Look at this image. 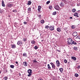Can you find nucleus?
<instances>
[{
    "instance_id": "nucleus-4",
    "label": "nucleus",
    "mask_w": 80,
    "mask_h": 80,
    "mask_svg": "<svg viewBox=\"0 0 80 80\" xmlns=\"http://www.w3.org/2000/svg\"><path fill=\"white\" fill-rule=\"evenodd\" d=\"M49 28L50 30H51V31H52L53 30H54V26H50L49 27Z\"/></svg>"
},
{
    "instance_id": "nucleus-41",
    "label": "nucleus",
    "mask_w": 80,
    "mask_h": 80,
    "mask_svg": "<svg viewBox=\"0 0 80 80\" xmlns=\"http://www.w3.org/2000/svg\"><path fill=\"white\" fill-rule=\"evenodd\" d=\"M49 9H52V6H50L49 7Z\"/></svg>"
},
{
    "instance_id": "nucleus-51",
    "label": "nucleus",
    "mask_w": 80,
    "mask_h": 80,
    "mask_svg": "<svg viewBox=\"0 0 80 80\" xmlns=\"http://www.w3.org/2000/svg\"><path fill=\"white\" fill-rule=\"evenodd\" d=\"M80 5H79V4H77V6H78H78H79Z\"/></svg>"
},
{
    "instance_id": "nucleus-54",
    "label": "nucleus",
    "mask_w": 80,
    "mask_h": 80,
    "mask_svg": "<svg viewBox=\"0 0 80 80\" xmlns=\"http://www.w3.org/2000/svg\"><path fill=\"white\" fill-rule=\"evenodd\" d=\"M19 76H21V74L20 73H19Z\"/></svg>"
},
{
    "instance_id": "nucleus-59",
    "label": "nucleus",
    "mask_w": 80,
    "mask_h": 80,
    "mask_svg": "<svg viewBox=\"0 0 80 80\" xmlns=\"http://www.w3.org/2000/svg\"><path fill=\"white\" fill-rule=\"evenodd\" d=\"M42 41H43V40H42Z\"/></svg>"
},
{
    "instance_id": "nucleus-52",
    "label": "nucleus",
    "mask_w": 80,
    "mask_h": 80,
    "mask_svg": "<svg viewBox=\"0 0 80 80\" xmlns=\"http://www.w3.org/2000/svg\"><path fill=\"white\" fill-rule=\"evenodd\" d=\"M39 80H43V79L42 78L39 79Z\"/></svg>"
},
{
    "instance_id": "nucleus-29",
    "label": "nucleus",
    "mask_w": 80,
    "mask_h": 80,
    "mask_svg": "<svg viewBox=\"0 0 80 80\" xmlns=\"http://www.w3.org/2000/svg\"><path fill=\"white\" fill-rule=\"evenodd\" d=\"M10 67L12 68H14V65H10Z\"/></svg>"
},
{
    "instance_id": "nucleus-55",
    "label": "nucleus",
    "mask_w": 80,
    "mask_h": 80,
    "mask_svg": "<svg viewBox=\"0 0 80 80\" xmlns=\"http://www.w3.org/2000/svg\"><path fill=\"white\" fill-rule=\"evenodd\" d=\"M0 73H1V71H0Z\"/></svg>"
},
{
    "instance_id": "nucleus-7",
    "label": "nucleus",
    "mask_w": 80,
    "mask_h": 80,
    "mask_svg": "<svg viewBox=\"0 0 80 80\" xmlns=\"http://www.w3.org/2000/svg\"><path fill=\"white\" fill-rule=\"evenodd\" d=\"M56 65H57L58 67H60V62L58 60H57L56 61Z\"/></svg>"
},
{
    "instance_id": "nucleus-17",
    "label": "nucleus",
    "mask_w": 80,
    "mask_h": 80,
    "mask_svg": "<svg viewBox=\"0 0 80 80\" xmlns=\"http://www.w3.org/2000/svg\"><path fill=\"white\" fill-rule=\"evenodd\" d=\"M2 7H5V4L4 3V2L3 1H2Z\"/></svg>"
},
{
    "instance_id": "nucleus-48",
    "label": "nucleus",
    "mask_w": 80,
    "mask_h": 80,
    "mask_svg": "<svg viewBox=\"0 0 80 80\" xmlns=\"http://www.w3.org/2000/svg\"><path fill=\"white\" fill-rule=\"evenodd\" d=\"M70 19H72V18H72V17H70Z\"/></svg>"
},
{
    "instance_id": "nucleus-53",
    "label": "nucleus",
    "mask_w": 80,
    "mask_h": 80,
    "mask_svg": "<svg viewBox=\"0 0 80 80\" xmlns=\"http://www.w3.org/2000/svg\"><path fill=\"white\" fill-rule=\"evenodd\" d=\"M2 12L1 11H0V13H2Z\"/></svg>"
},
{
    "instance_id": "nucleus-45",
    "label": "nucleus",
    "mask_w": 80,
    "mask_h": 80,
    "mask_svg": "<svg viewBox=\"0 0 80 80\" xmlns=\"http://www.w3.org/2000/svg\"><path fill=\"white\" fill-rule=\"evenodd\" d=\"M57 51L58 52H61V51H60V50H57Z\"/></svg>"
},
{
    "instance_id": "nucleus-38",
    "label": "nucleus",
    "mask_w": 80,
    "mask_h": 80,
    "mask_svg": "<svg viewBox=\"0 0 80 80\" xmlns=\"http://www.w3.org/2000/svg\"><path fill=\"white\" fill-rule=\"evenodd\" d=\"M13 12H17V10L16 9H14V10H13L12 11Z\"/></svg>"
},
{
    "instance_id": "nucleus-14",
    "label": "nucleus",
    "mask_w": 80,
    "mask_h": 80,
    "mask_svg": "<svg viewBox=\"0 0 80 80\" xmlns=\"http://www.w3.org/2000/svg\"><path fill=\"white\" fill-rule=\"evenodd\" d=\"M23 55L24 57H27V54L25 52L24 53Z\"/></svg>"
},
{
    "instance_id": "nucleus-23",
    "label": "nucleus",
    "mask_w": 80,
    "mask_h": 80,
    "mask_svg": "<svg viewBox=\"0 0 80 80\" xmlns=\"http://www.w3.org/2000/svg\"><path fill=\"white\" fill-rule=\"evenodd\" d=\"M31 43H32V44H34V45H35V41L33 40L31 42Z\"/></svg>"
},
{
    "instance_id": "nucleus-49",
    "label": "nucleus",
    "mask_w": 80,
    "mask_h": 80,
    "mask_svg": "<svg viewBox=\"0 0 80 80\" xmlns=\"http://www.w3.org/2000/svg\"><path fill=\"white\" fill-rule=\"evenodd\" d=\"M26 21H29V20L28 19H27L26 20Z\"/></svg>"
},
{
    "instance_id": "nucleus-56",
    "label": "nucleus",
    "mask_w": 80,
    "mask_h": 80,
    "mask_svg": "<svg viewBox=\"0 0 80 80\" xmlns=\"http://www.w3.org/2000/svg\"><path fill=\"white\" fill-rule=\"evenodd\" d=\"M39 12H40V11H39Z\"/></svg>"
},
{
    "instance_id": "nucleus-9",
    "label": "nucleus",
    "mask_w": 80,
    "mask_h": 80,
    "mask_svg": "<svg viewBox=\"0 0 80 80\" xmlns=\"http://www.w3.org/2000/svg\"><path fill=\"white\" fill-rule=\"evenodd\" d=\"M77 32H74L73 34L72 35L74 37H76V36H77Z\"/></svg>"
},
{
    "instance_id": "nucleus-11",
    "label": "nucleus",
    "mask_w": 80,
    "mask_h": 80,
    "mask_svg": "<svg viewBox=\"0 0 80 80\" xmlns=\"http://www.w3.org/2000/svg\"><path fill=\"white\" fill-rule=\"evenodd\" d=\"M11 46H12L11 48H16V46L15 44H11Z\"/></svg>"
},
{
    "instance_id": "nucleus-39",
    "label": "nucleus",
    "mask_w": 80,
    "mask_h": 80,
    "mask_svg": "<svg viewBox=\"0 0 80 80\" xmlns=\"http://www.w3.org/2000/svg\"><path fill=\"white\" fill-rule=\"evenodd\" d=\"M23 23L24 25H26V24H27V22H24Z\"/></svg>"
},
{
    "instance_id": "nucleus-2",
    "label": "nucleus",
    "mask_w": 80,
    "mask_h": 80,
    "mask_svg": "<svg viewBox=\"0 0 80 80\" xmlns=\"http://www.w3.org/2000/svg\"><path fill=\"white\" fill-rule=\"evenodd\" d=\"M32 70L31 69H29L28 71V72L29 74L28 75V77H30L32 75Z\"/></svg>"
},
{
    "instance_id": "nucleus-15",
    "label": "nucleus",
    "mask_w": 80,
    "mask_h": 80,
    "mask_svg": "<svg viewBox=\"0 0 80 80\" xmlns=\"http://www.w3.org/2000/svg\"><path fill=\"white\" fill-rule=\"evenodd\" d=\"M71 58L73 60H77V58L76 57H74V56H72L71 57Z\"/></svg>"
},
{
    "instance_id": "nucleus-10",
    "label": "nucleus",
    "mask_w": 80,
    "mask_h": 80,
    "mask_svg": "<svg viewBox=\"0 0 80 80\" xmlns=\"http://www.w3.org/2000/svg\"><path fill=\"white\" fill-rule=\"evenodd\" d=\"M59 6L58 5H57L55 7V9L57 10H59Z\"/></svg>"
},
{
    "instance_id": "nucleus-6",
    "label": "nucleus",
    "mask_w": 80,
    "mask_h": 80,
    "mask_svg": "<svg viewBox=\"0 0 80 80\" xmlns=\"http://www.w3.org/2000/svg\"><path fill=\"white\" fill-rule=\"evenodd\" d=\"M7 6L8 7H11L13 6V4L12 3H9L7 4Z\"/></svg>"
},
{
    "instance_id": "nucleus-47",
    "label": "nucleus",
    "mask_w": 80,
    "mask_h": 80,
    "mask_svg": "<svg viewBox=\"0 0 80 80\" xmlns=\"http://www.w3.org/2000/svg\"><path fill=\"white\" fill-rule=\"evenodd\" d=\"M80 68V66H78V68Z\"/></svg>"
},
{
    "instance_id": "nucleus-44",
    "label": "nucleus",
    "mask_w": 80,
    "mask_h": 80,
    "mask_svg": "<svg viewBox=\"0 0 80 80\" xmlns=\"http://www.w3.org/2000/svg\"><path fill=\"white\" fill-rule=\"evenodd\" d=\"M10 71L11 72V73H12V72H13V71L12 69H10Z\"/></svg>"
},
{
    "instance_id": "nucleus-60",
    "label": "nucleus",
    "mask_w": 80,
    "mask_h": 80,
    "mask_svg": "<svg viewBox=\"0 0 80 80\" xmlns=\"http://www.w3.org/2000/svg\"><path fill=\"white\" fill-rule=\"evenodd\" d=\"M27 18H28V17Z\"/></svg>"
},
{
    "instance_id": "nucleus-31",
    "label": "nucleus",
    "mask_w": 80,
    "mask_h": 80,
    "mask_svg": "<svg viewBox=\"0 0 80 80\" xmlns=\"http://www.w3.org/2000/svg\"><path fill=\"white\" fill-rule=\"evenodd\" d=\"M4 80H7L8 79V78L7 77H5L3 78Z\"/></svg>"
},
{
    "instance_id": "nucleus-5",
    "label": "nucleus",
    "mask_w": 80,
    "mask_h": 80,
    "mask_svg": "<svg viewBox=\"0 0 80 80\" xmlns=\"http://www.w3.org/2000/svg\"><path fill=\"white\" fill-rule=\"evenodd\" d=\"M22 43H23V42L21 41H18L17 42V45L21 46V44H22Z\"/></svg>"
},
{
    "instance_id": "nucleus-21",
    "label": "nucleus",
    "mask_w": 80,
    "mask_h": 80,
    "mask_svg": "<svg viewBox=\"0 0 80 80\" xmlns=\"http://www.w3.org/2000/svg\"><path fill=\"white\" fill-rule=\"evenodd\" d=\"M31 3H32V2L31 1H28V3L27 4V5H31Z\"/></svg>"
},
{
    "instance_id": "nucleus-50",
    "label": "nucleus",
    "mask_w": 80,
    "mask_h": 80,
    "mask_svg": "<svg viewBox=\"0 0 80 80\" xmlns=\"http://www.w3.org/2000/svg\"><path fill=\"white\" fill-rule=\"evenodd\" d=\"M16 64H18V62H16Z\"/></svg>"
},
{
    "instance_id": "nucleus-18",
    "label": "nucleus",
    "mask_w": 80,
    "mask_h": 80,
    "mask_svg": "<svg viewBox=\"0 0 80 80\" xmlns=\"http://www.w3.org/2000/svg\"><path fill=\"white\" fill-rule=\"evenodd\" d=\"M33 63H37V61L36 60V59L35 58L34 60H33L32 61Z\"/></svg>"
},
{
    "instance_id": "nucleus-19",
    "label": "nucleus",
    "mask_w": 80,
    "mask_h": 80,
    "mask_svg": "<svg viewBox=\"0 0 80 80\" xmlns=\"http://www.w3.org/2000/svg\"><path fill=\"white\" fill-rule=\"evenodd\" d=\"M74 16L75 17H78V13H76L74 14Z\"/></svg>"
},
{
    "instance_id": "nucleus-33",
    "label": "nucleus",
    "mask_w": 80,
    "mask_h": 80,
    "mask_svg": "<svg viewBox=\"0 0 80 80\" xmlns=\"http://www.w3.org/2000/svg\"><path fill=\"white\" fill-rule=\"evenodd\" d=\"M49 27H49V26H48V25H47L45 27V28H47V29H48V28H49Z\"/></svg>"
},
{
    "instance_id": "nucleus-24",
    "label": "nucleus",
    "mask_w": 80,
    "mask_h": 80,
    "mask_svg": "<svg viewBox=\"0 0 80 80\" xmlns=\"http://www.w3.org/2000/svg\"><path fill=\"white\" fill-rule=\"evenodd\" d=\"M48 69H51V67L50 66V64H48Z\"/></svg>"
},
{
    "instance_id": "nucleus-36",
    "label": "nucleus",
    "mask_w": 80,
    "mask_h": 80,
    "mask_svg": "<svg viewBox=\"0 0 80 80\" xmlns=\"http://www.w3.org/2000/svg\"><path fill=\"white\" fill-rule=\"evenodd\" d=\"M64 62L65 63H67V60L66 59H64Z\"/></svg>"
},
{
    "instance_id": "nucleus-20",
    "label": "nucleus",
    "mask_w": 80,
    "mask_h": 80,
    "mask_svg": "<svg viewBox=\"0 0 80 80\" xmlns=\"http://www.w3.org/2000/svg\"><path fill=\"white\" fill-rule=\"evenodd\" d=\"M41 10V6H39L38 8V10L39 11V12H40V10Z\"/></svg>"
},
{
    "instance_id": "nucleus-12",
    "label": "nucleus",
    "mask_w": 80,
    "mask_h": 80,
    "mask_svg": "<svg viewBox=\"0 0 80 80\" xmlns=\"http://www.w3.org/2000/svg\"><path fill=\"white\" fill-rule=\"evenodd\" d=\"M73 44L74 45H77V43L75 42L72 41V42H71V45H73Z\"/></svg>"
},
{
    "instance_id": "nucleus-26",
    "label": "nucleus",
    "mask_w": 80,
    "mask_h": 80,
    "mask_svg": "<svg viewBox=\"0 0 80 80\" xmlns=\"http://www.w3.org/2000/svg\"><path fill=\"white\" fill-rule=\"evenodd\" d=\"M57 31H58V32H60L61 31V29H60V28H58L57 29Z\"/></svg>"
},
{
    "instance_id": "nucleus-43",
    "label": "nucleus",
    "mask_w": 80,
    "mask_h": 80,
    "mask_svg": "<svg viewBox=\"0 0 80 80\" xmlns=\"http://www.w3.org/2000/svg\"><path fill=\"white\" fill-rule=\"evenodd\" d=\"M62 2H64L65 3L66 2H67V0H62Z\"/></svg>"
},
{
    "instance_id": "nucleus-22",
    "label": "nucleus",
    "mask_w": 80,
    "mask_h": 80,
    "mask_svg": "<svg viewBox=\"0 0 80 80\" xmlns=\"http://www.w3.org/2000/svg\"><path fill=\"white\" fill-rule=\"evenodd\" d=\"M27 38H23L22 39V40L24 42H26V41H27Z\"/></svg>"
},
{
    "instance_id": "nucleus-40",
    "label": "nucleus",
    "mask_w": 80,
    "mask_h": 80,
    "mask_svg": "<svg viewBox=\"0 0 80 80\" xmlns=\"http://www.w3.org/2000/svg\"><path fill=\"white\" fill-rule=\"evenodd\" d=\"M50 1H48L47 2L46 4H48L49 3H50Z\"/></svg>"
},
{
    "instance_id": "nucleus-58",
    "label": "nucleus",
    "mask_w": 80,
    "mask_h": 80,
    "mask_svg": "<svg viewBox=\"0 0 80 80\" xmlns=\"http://www.w3.org/2000/svg\"><path fill=\"white\" fill-rule=\"evenodd\" d=\"M6 72H7V71L6 70Z\"/></svg>"
},
{
    "instance_id": "nucleus-37",
    "label": "nucleus",
    "mask_w": 80,
    "mask_h": 80,
    "mask_svg": "<svg viewBox=\"0 0 80 80\" xmlns=\"http://www.w3.org/2000/svg\"><path fill=\"white\" fill-rule=\"evenodd\" d=\"M75 11H76V10H75V9H72V12H75Z\"/></svg>"
},
{
    "instance_id": "nucleus-8",
    "label": "nucleus",
    "mask_w": 80,
    "mask_h": 80,
    "mask_svg": "<svg viewBox=\"0 0 80 80\" xmlns=\"http://www.w3.org/2000/svg\"><path fill=\"white\" fill-rule=\"evenodd\" d=\"M23 65L25 66V67H27V66H28V63L26 62H23Z\"/></svg>"
},
{
    "instance_id": "nucleus-25",
    "label": "nucleus",
    "mask_w": 80,
    "mask_h": 80,
    "mask_svg": "<svg viewBox=\"0 0 80 80\" xmlns=\"http://www.w3.org/2000/svg\"><path fill=\"white\" fill-rule=\"evenodd\" d=\"M71 28L72 29H74V28H75V25H72L71 27Z\"/></svg>"
},
{
    "instance_id": "nucleus-42",
    "label": "nucleus",
    "mask_w": 80,
    "mask_h": 80,
    "mask_svg": "<svg viewBox=\"0 0 80 80\" xmlns=\"http://www.w3.org/2000/svg\"><path fill=\"white\" fill-rule=\"evenodd\" d=\"M38 17H39V18H41V15H38Z\"/></svg>"
},
{
    "instance_id": "nucleus-46",
    "label": "nucleus",
    "mask_w": 80,
    "mask_h": 80,
    "mask_svg": "<svg viewBox=\"0 0 80 80\" xmlns=\"http://www.w3.org/2000/svg\"><path fill=\"white\" fill-rule=\"evenodd\" d=\"M79 36H78L76 38V39H77V38H79Z\"/></svg>"
},
{
    "instance_id": "nucleus-32",
    "label": "nucleus",
    "mask_w": 80,
    "mask_h": 80,
    "mask_svg": "<svg viewBox=\"0 0 80 80\" xmlns=\"http://www.w3.org/2000/svg\"><path fill=\"white\" fill-rule=\"evenodd\" d=\"M59 70L61 72H63V68H60Z\"/></svg>"
},
{
    "instance_id": "nucleus-57",
    "label": "nucleus",
    "mask_w": 80,
    "mask_h": 80,
    "mask_svg": "<svg viewBox=\"0 0 80 80\" xmlns=\"http://www.w3.org/2000/svg\"><path fill=\"white\" fill-rule=\"evenodd\" d=\"M79 38V39H80V38Z\"/></svg>"
},
{
    "instance_id": "nucleus-1",
    "label": "nucleus",
    "mask_w": 80,
    "mask_h": 80,
    "mask_svg": "<svg viewBox=\"0 0 80 80\" xmlns=\"http://www.w3.org/2000/svg\"><path fill=\"white\" fill-rule=\"evenodd\" d=\"M68 45L71 44L72 43V39L71 38H69L68 39Z\"/></svg>"
},
{
    "instance_id": "nucleus-3",
    "label": "nucleus",
    "mask_w": 80,
    "mask_h": 80,
    "mask_svg": "<svg viewBox=\"0 0 80 80\" xmlns=\"http://www.w3.org/2000/svg\"><path fill=\"white\" fill-rule=\"evenodd\" d=\"M50 64L51 65L52 68H53V69H55V65L54 64H53V62H50Z\"/></svg>"
},
{
    "instance_id": "nucleus-13",
    "label": "nucleus",
    "mask_w": 80,
    "mask_h": 80,
    "mask_svg": "<svg viewBox=\"0 0 80 80\" xmlns=\"http://www.w3.org/2000/svg\"><path fill=\"white\" fill-rule=\"evenodd\" d=\"M28 13H30L31 12V8H28Z\"/></svg>"
},
{
    "instance_id": "nucleus-35",
    "label": "nucleus",
    "mask_w": 80,
    "mask_h": 80,
    "mask_svg": "<svg viewBox=\"0 0 80 80\" xmlns=\"http://www.w3.org/2000/svg\"><path fill=\"white\" fill-rule=\"evenodd\" d=\"M41 23H44V20H41Z\"/></svg>"
},
{
    "instance_id": "nucleus-28",
    "label": "nucleus",
    "mask_w": 80,
    "mask_h": 80,
    "mask_svg": "<svg viewBox=\"0 0 80 80\" xmlns=\"http://www.w3.org/2000/svg\"><path fill=\"white\" fill-rule=\"evenodd\" d=\"M56 14H57V12H56V11L53 12L52 13V15H55Z\"/></svg>"
},
{
    "instance_id": "nucleus-34",
    "label": "nucleus",
    "mask_w": 80,
    "mask_h": 80,
    "mask_svg": "<svg viewBox=\"0 0 80 80\" xmlns=\"http://www.w3.org/2000/svg\"><path fill=\"white\" fill-rule=\"evenodd\" d=\"M34 48L35 50H37V49H38V47L37 46H35L34 47Z\"/></svg>"
},
{
    "instance_id": "nucleus-27",
    "label": "nucleus",
    "mask_w": 80,
    "mask_h": 80,
    "mask_svg": "<svg viewBox=\"0 0 80 80\" xmlns=\"http://www.w3.org/2000/svg\"><path fill=\"white\" fill-rule=\"evenodd\" d=\"M73 49L75 50H78L77 48L76 47H74Z\"/></svg>"
},
{
    "instance_id": "nucleus-30",
    "label": "nucleus",
    "mask_w": 80,
    "mask_h": 80,
    "mask_svg": "<svg viewBox=\"0 0 80 80\" xmlns=\"http://www.w3.org/2000/svg\"><path fill=\"white\" fill-rule=\"evenodd\" d=\"M75 76L76 77H78V74L76 73L75 74Z\"/></svg>"
},
{
    "instance_id": "nucleus-16",
    "label": "nucleus",
    "mask_w": 80,
    "mask_h": 80,
    "mask_svg": "<svg viewBox=\"0 0 80 80\" xmlns=\"http://www.w3.org/2000/svg\"><path fill=\"white\" fill-rule=\"evenodd\" d=\"M60 6L61 7H64V6H65V5L64 4V3H63V2H61L60 4Z\"/></svg>"
}]
</instances>
